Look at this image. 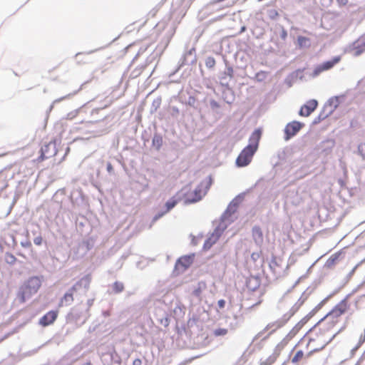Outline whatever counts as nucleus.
Here are the masks:
<instances>
[{
	"instance_id": "f257e3e1",
	"label": "nucleus",
	"mask_w": 365,
	"mask_h": 365,
	"mask_svg": "<svg viewBox=\"0 0 365 365\" xmlns=\"http://www.w3.org/2000/svg\"><path fill=\"white\" fill-rule=\"evenodd\" d=\"M329 334L322 329L319 324L312 329L308 334L306 356L309 357L313 353L323 349L335 337V335L330 336Z\"/></svg>"
},
{
	"instance_id": "f03ea898",
	"label": "nucleus",
	"mask_w": 365,
	"mask_h": 365,
	"mask_svg": "<svg viewBox=\"0 0 365 365\" xmlns=\"http://www.w3.org/2000/svg\"><path fill=\"white\" fill-rule=\"evenodd\" d=\"M350 304L347 297L340 301L318 323L322 329L327 330L329 333L334 327L339 323L341 317L349 309Z\"/></svg>"
},
{
	"instance_id": "7ed1b4c3",
	"label": "nucleus",
	"mask_w": 365,
	"mask_h": 365,
	"mask_svg": "<svg viewBox=\"0 0 365 365\" xmlns=\"http://www.w3.org/2000/svg\"><path fill=\"white\" fill-rule=\"evenodd\" d=\"M261 135L262 132L259 129L255 130L252 133L249 139V144L241 151L237 158L236 165L238 167H245L250 163L254 154L258 148Z\"/></svg>"
},
{
	"instance_id": "20e7f679",
	"label": "nucleus",
	"mask_w": 365,
	"mask_h": 365,
	"mask_svg": "<svg viewBox=\"0 0 365 365\" xmlns=\"http://www.w3.org/2000/svg\"><path fill=\"white\" fill-rule=\"evenodd\" d=\"M209 189L208 182H201L195 189L192 190L187 186L183 187V199L185 204L196 202L202 199Z\"/></svg>"
},
{
	"instance_id": "39448f33",
	"label": "nucleus",
	"mask_w": 365,
	"mask_h": 365,
	"mask_svg": "<svg viewBox=\"0 0 365 365\" xmlns=\"http://www.w3.org/2000/svg\"><path fill=\"white\" fill-rule=\"evenodd\" d=\"M41 281L37 277H31L27 280L23 287V298L24 296H30L39 289Z\"/></svg>"
},
{
	"instance_id": "423d86ee",
	"label": "nucleus",
	"mask_w": 365,
	"mask_h": 365,
	"mask_svg": "<svg viewBox=\"0 0 365 365\" xmlns=\"http://www.w3.org/2000/svg\"><path fill=\"white\" fill-rule=\"evenodd\" d=\"M340 61H341V56H338L334 57L331 60L325 61L323 63L318 65L314 69L312 76L317 77L321 73L328 71V70H330L335 65H336L338 63H339Z\"/></svg>"
},
{
	"instance_id": "0eeeda50",
	"label": "nucleus",
	"mask_w": 365,
	"mask_h": 365,
	"mask_svg": "<svg viewBox=\"0 0 365 365\" xmlns=\"http://www.w3.org/2000/svg\"><path fill=\"white\" fill-rule=\"evenodd\" d=\"M340 61H341V56H338L334 57L331 60L325 61L323 63L318 65L314 69L312 76L317 77L321 73L328 71V70H330L335 65H336L338 63H339Z\"/></svg>"
},
{
	"instance_id": "6e6552de",
	"label": "nucleus",
	"mask_w": 365,
	"mask_h": 365,
	"mask_svg": "<svg viewBox=\"0 0 365 365\" xmlns=\"http://www.w3.org/2000/svg\"><path fill=\"white\" fill-rule=\"evenodd\" d=\"M40 152L41 155L37 159L38 162H42L45 159L54 156L56 154L55 145L51 143L45 144L41 147Z\"/></svg>"
},
{
	"instance_id": "1a4fd4ad",
	"label": "nucleus",
	"mask_w": 365,
	"mask_h": 365,
	"mask_svg": "<svg viewBox=\"0 0 365 365\" xmlns=\"http://www.w3.org/2000/svg\"><path fill=\"white\" fill-rule=\"evenodd\" d=\"M193 257L194 255H185L179 258L175 263V269L178 272L185 271L192 264Z\"/></svg>"
},
{
	"instance_id": "9d476101",
	"label": "nucleus",
	"mask_w": 365,
	"mask_h": 365,
	"mask_svg": "<svg viewBox=\"0 0 365 365\" xmlns=\"http://www.w3.org/2000/svg\"><path fill=\"white\" fill-rule=\"evenodd\" d=\"M303 124L298 121H292L288 123L284 129L285 139L289 140L294 135H295L303 127Z\"/></svg>"
},
{
	"instance_id": "9b49d317",
	"label": "nucleus",
	"mask_w": 365,
	"mask_h": 365,
	"mask_svg": "<svg viewBox=\"0 0 365 365\" xmlns=\"http://www.w3.org/2000/svg\"><path fill=\"white\" fill-rule=\"evenodd\" d=\"M318 102L314 99L308 101L306 104L301 107L299 110V115L307 117L309 116L317 107Z\"/></svg>"
},
{
	"instance_id": "f8f14e48",
	"label": "nucleus",
	"mask_w": 365,
	"mask_h": 365,
	"mask_svg": "<svg viewBox=\"0 0 365 365\" xmlns=\"http://www.w3.org/2000/svg\"><path fill=\"white\" fill-rule=\"evenodd\" d=\"M58 317V312L49 311L43 315L39 320V324L43 327H47L53 324Z\"/></svg>"
},
{
	"instance_id": "ddd939ff",
	"label": "nucleus",
	"mask_w": 365,
	"mask_h": 365,
	"mask_svg": "<svg viewBox=\"0 0 365 365\" xmlns=\"http://www.w3.org/2000/svg\"><path fill=\"white\" fill-rule=\"evenodd\" d=\"M76 291L75 286H73L68 292H66L61 298L59 302V307L68 305L73 301V293Z\"/></svg>"
},
{
	"instance_id": "4468645a",
	"label": "nucleus",
	"mask_w": 365,
	"mask_h": 365,
	"mask_svg": "<svg viewBox=\"0 0 365 365\" xmlns=\"http://www.w3.org/2000/svg\"><path fill=\"white\" fill-rule=\"evenodd\" d=\"M341 253V251H339L331 255L327 260L325 266L327 268H332L339 262Z\"/></svg>"
},
{
	"instance_id": "2eb2a0df",
	"label": "nucleus",
	"mask_w": 365,
	"mask_h": 365,
	"mask_svg": "<svg viewBox=\"0 0 365 365\" xmlns=\"http://www.w3.org/2000/svg\"><path fill=\"white\" fill-rule=\"evenodd\" d=\"M178 193H177L175 195L173 196L170 200H168L165 202V212H169L170 210H172L181 200L180 197H178Z\"/></svg>"
},
{
	"instance_id": "dca6fc26",
	"label": "nucleus",
	"mask_w": 365,
	"mask_h": 365,
	"mask_svg": "<svg viewBox=\"0 0 365 365\" xmlns=\"http://www.w3.org/2000/svg\"><path fill=\"white\" fill-rule=\"evenodd\" d=\"M304 356H305V354H304V351L298 350V351H297L294 356L292 359V362L293 364H297L299 361H300L304 357Z\"/></svg>"
},
{
	"instance_id": "f3484780",
	"label": "nucleus",
	"mask_w": 365,
	"mask_h": 365,
	"mask_svg": "<svg viewBox=\"0 0 365 365\" xmlns=\"http://www.w3.org/2000/svg\"><path fill=\"white\" fill-rule=\"evenodd\" d=\"M114 293H120L124 290V285L120 282H115L112 286Z\"/></svg>"
},
{
	"instance_id": "a211bd4d",
	"label": "nucleus",
	"mask_w": 365,
	"mask_h": 365,
	"mask_svg": "<svg viewBox=\"0 0 365 365\" xmlns=\"http://www.w3.org/2000/svg\"><path fill=\"white\" fill-rule=\"evenodd\" d=\"M4 260L7 264L11 265V264H14L17 259L14 255L7 252L5 254Z\"/></svg>"
},
{
	"instance_id": "6ab92c4d",
	"label": "nucleus",
	"mask_w": 365,
	"mask_h": 365,
	"mask_svg": "<svg viewBox=\"0 0 365 365\" xmlns=\"http://www.w3.org/2000/svg\"><path fill=\"white\" fill-rule=\"evenodd\" d=\"M0 191L4 190L8 187V182L6 180V176H4L2 174H0Z\"/></svg>"
},
{
	"instance_id": "aec40b11",
	"label": "nucleus",
	"mask_w": 365,
	"mask_h": 365,
	"mask_svg": "<svg viewBox=\"0 0 365 365\" xmlns=\"http://www.w3.org/2000/svg\"><path fill=\"white\" fill-rule=\"evenodd\" d=\"M205 66L209 68H212L215 66V60L213 57L209 56L205 60Z\"/></svg>"
},
{
	"instance_id": "412c9836",
	"label": "nucleus",
	"mask_w": 365,
	"mask_h": 365,
	"mask_svg": "<svg viewBox=\"0 0 365 365\" xmlns=\"http://www.w3.org/2000/svg\"><path fill=\"white\" fill-rule=\"evenodd\" d=\"M298 44L300 47L305 46L309 41V39L304 36H299L297 38Z\"/></svg>"
},
{
	"instance_id": "4be33fe9",
	"label": "nucleus",
	"mask_w": 365,
	"mask_h": 365,
	"mask_svg": "<svg viewBox=\"0 0 365 365\" xmlns=\"http://www.w3.org/2000/svg\"><path fill=\"white\" fill-rule=\"evenodd\" d=\"M215 242V240H212V237H210L207 240L205 241L203 248L205 250H209Z\"/></svg>"
},
{
	"instance_id": "5701e85b",
	"label": "nucleus",
	"mask_w": 365,
	"mask_h": 365,
	"mask_svg": "<svg viewBox=\"0 0 365 365\" xmlns=\"http://www.w3.org/2000/svg\"><path fill=\"white\" fill-rule=\"evenodd\" d=\"M253 235L255 236H257L260 240H262V230L260 229V227H255L253 228Z\"/></svg>"
},
{
	"instance_id": "b1692460",
	"label": "nucleus",
	"mask_w": 365,
	"mask_h": 365,
	"mask_svg": "<svg viewBox=\"0 0 365 365\" xmlns=\"http://www.w3.org/2000/svg\"><path fill=\"white\" fill-rule=\"evenodd\" d=\"M364 51H365V42L362 45L356 47V48H355V55L356 56H359Z\"/></svg>"
},
{
	"instance_id": "393cba45",
	"label": "nucleus",
	"mask_w": 365,
	"mask_h": 365,
	"mask_svg": "<svg viewBox=\"0 0 365 365\" xmlns=\"http://www.w3.org/2000/svg\"><path fill=\"white\" fill-rule=\"evenodd\" d=\"M359 154L365 159V144H360L358 147Z\"/></svg>"
},
{
	"instance_id": "a878e982",
	"label": "nucleus",
	"mask_w": 365,
	"mask_h": 365,
	"mask_svg": "<svg viewBox=\"0 0 365 365\" xmlns=\"http://www.w3.org/2000/svg\"><path fill=\"white\" fill-rule=\"evenodd\" d=\"M227 333V330L225 329H218L215 331L216 336L225 335Z\"/></svg>"
},
{
	"instance_id": "bb28decb",
	"label": "nucleus",
	"mask_w": 365,
	"mask_h": 365,
	"mask_svg": "<svg viewBox=\"0 0 365 365\" xmlns=\"http://www.w3.org/2000/svg\"><path fill=\"white\" fill-rule=\"evenodd\" d=\"M267 76V72L265 71H260V72H258L257 74H256V78L259 80V81H262Z\"/></svg>"
},
{
	"instance_id": "cd10ccee",
	"label": "nucleus",
	"mask_w": 365,
	"mask_h": 365,
	"mask_svg": "<svg viewBox=\"0 0 365 365\" xmlns=\"http://www.w3.org/2000/svg\"><path fill=\"white\" fill-rule=\"evenodd\" d=\"M233 68L232 67H228L227 68V71L225 72V74H227L230 78L233 77Z\"/></svg>"
},
{
	"instance_id": "c85d7f7f",
	"label": "nucleus",
	"mask_w": 365,
	"mask_h": 365,
	"mask_svg": "<svg viewBox=\"0 0 365 365\" xmlns=\"http://www.w3.org/2000/svg\"><path fill=\"white\" fill-rule=\"evenodd\" d=\"M336 2L339 6H344L348 4V0H336Z\"/></svg>"
},
{
	"instance_id": "c756f323",
	"label": "nucleus",
	"mask_w": 365,
	"mask_h": 365,
	"mask_svg": "<svg viewBox=\"0 0 365 365\" xmlns=\"http://www.w3.org/2000/svg\"><path fill=\"white\" fill-rule=\"evenodd\" d=\"M217 304L220 309H223L225 306V301L224 299H220L217 302Z\"/></svg>"
},
{
	"instance_id": "7c9ffc66",
	"label": "nucleus",
	"mask_w": 365,
	"mask_h": 365,
	"mask_svg": "<svg viewBox=\"0 0 365 365\" xmlns=\"http://www.w3.org/2000/svg\"><path fill=\"white\" fill-rule=\"evenodd\" d=\"M34 242L35 245H40L41 244V242H42V238L41 237H36L34 239Z\"/></svg>"
},
{
	"instance_id": "2f4dec72",
	"label": "nucleus",
	"mask_w": 365,
	"mask_h": 365,
	"mask_svg": "<svg viewBox=\"0 0 365 365\" xmlns=\"http://www.w3.org/2000/svg\"><path fill=\"white\" fill-rule=\"evenodd\" d=\"M107 170L108 173H111L113 170V168L110 163H107Z\"/></svg>"
},
{
	"instance_id": "473e14b6",
	"label": "nucleus",
	"mask_w": 365,
	"mask_h": 365,
	"mask_svg": "<svg viewBox=\"0 0 365 365\" xmlns=\"http://www.w3.org/2000/svg\"><path fill=\"white\" fill-rule=\"evenodd\" d=\"M133 365H142V361L140 359H135L133 361Z\"/></svg>"
},
{
	"instance_id": "72a5a7b5",
	"label": "nucleus",
	"mask_w": 365,
	"mask_h": 365,
	"mask_svg": "<svg viewBox=\"0 0 365 365\" xmlns=\"http://www.w3.org/2000/svg\"><path fill=\"white\" fill-rule=\"evenodd\" d=\"M163 215V214H160V215H158L155 216V220L158 219V218H159V217H160Z\"/></svg>"
},
{
	"instance_id": "f704fd0d",
	"label": "nucleus",
	"mask_w": 365,
	"mask_h": 365,
	"mask_svg": "<svg viewBox=\"0 0 365 365\" xmlns=\"http://www.w3.org/2000/svg\"><path fill=\"white\" fill-rule=\"evenodd\" d=\"M83 365H93L91 362L85 363Z\"/></svg>"
},
{
	"instance_id": "c9c22d12",
	"label": "nucleus",
	"mask_w": 365,
	"mask_h": 365,
	"mask_svg": "<svg viewBox=\"0 0 365 365\" xmlns=\"http://www.w3.org/2000/svg\"><path fill=\"white\" fill-rule=\"evenodd\" d=\"M235 2H232V4L230 6H232V5L235 4Z\"/></svg>"
},
{
	"instance_id": "e433bc0d",
	"label": "nucleus",
	"mask_w": 365,
	"mask_h": 365,
	"mask_svg": "<svg viewBox=\"0 0 365 365\" xmlns=\"http://www.w3.org/2000/svg\"><path fill=\"white\" fill-rule=\"evenodd\" d=\"M4 154L0 155V157H2V156H4Z\"/></svg>"
}]
</instances>
